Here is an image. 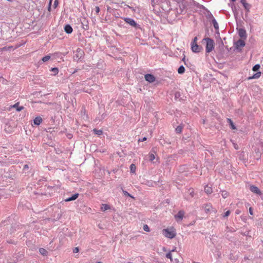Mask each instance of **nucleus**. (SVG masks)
Returning <instances> with one entry per match:
<instances>
[{
  "mask_svg": "<svg viewBox=\"0 0 263 263\" xmlns=\"http://www.w3.org/2000/svg\"><path fill=\"white\" fill-rule=\"evenodd\" d=\"M79 248L78 247L74 248L73 250V252L74 253H77L79 252Z\"/></svg>",
  "mask_w": 263,
  "mask_h": 263,
  "instance_id": "obj_41",
  "label": "nucleus"
},
{
  "mask_svg": "<svg viewBox=\"0 0 263 263\" xmlns=\"http://www.w3.org/2000/svg\"><path fill=\"white\" fill-rule=\"evenodd\" d=\"M143 230L146 232H149L150 229L149 227L147 224H144L143 226Z\"/></svg>",
  "mask_w": 263,
  "mask_h": 263,
  "instance_id": "obj_38",
  "label": "nucleus"
},
{
  "mask_svg": "<svg viewBox=\"0 0 263 263\" xmlns=\"http://www.w3.org/2000/svg\"><path fill=\"white\" fill-rule=\"evenodd\" d=\"M50 59V56L49 55H46L45 57H44L42 60L44 62H47L48 61L49 59Z\"/></svg>",
  "mask_w": 263,
  "mask_h": 263,
  "instance_id": "obj_35",
  "label": "nucleus"
},
{
  "mask_svg": "<svg viewBox=\"0 0 263 263\" xmlns=\"http://www.w3.org/2000/svg\"><path fill=\"white\" fill-rule=\"evenodd\" d=\"M240 3L243 4L244 3H247L246 0H240Z\"/></svg>",
  "mask_w": 263,
  "mask_h": 263,
  "instance_id": "obj_51",
  "label": "nucleus"
},
{
  "mask_svg": "<svg viewBox=\"0 0 263 263\" xmlns=\"http://www.w3.org/2000/svg\"><path fill=\"white\" fill-rule=\"evenodd\" d=\"M163 234L168 238H173L176 236V233L173 231H170L168 229L163 230Z\"/></svg>",
  "mask_w": 263,
  "mask_h": 263,
  "instance_id": "obj_5",
  "label": "nucleus"
},
{
  "mask_svg": "<svg viewBox=\"0 0 263 263\" xmlns=\"http://www.w3.org/2000/svg\"><path fill=\"white\" fill-rule=\"evenodd\" d=\"M84 55V51L80 48H78L76 50V54L73 56L74 61H78L83 57Z\"/></svg>",
  "mask_w": 263,
  "mask_h": 263,
  "instance_id": "obj_3",
  "label": "nucleus"
},
{
  "mask_svg": "<svg viewBox=\"0 0 263 263\" xmlns=\"http://www.w3.org/2000/svg\"><path fill=\"white\" fill-rule=\"evenodd\" d=\"M182 128L183 126L181 125L178 126L175 129L176 132L178 134L182 132Z\"/></svg>",
  "mask_w": 263,
  "mask_h": 263,
  "instance_id": "obj_28",
  "label": "nucleus"
},
{
  "mask_svg": "<svg viewBox=\"0 0 263 263\" xmlns=\"http://www.w3.org/2000/svg\"><path fill=\"white\" fill-rule=\"evenodd\" d=\"M79 194L78 193H76L73 195H72L71 197H68L64 200L65 202H69L71 201H73L76 200L77 198H78Z\"/></svg>",
  "mask_w": 263,
  "mask_h": 263,
  "instance_id": "obj_14",
  "label": "nucleus"
},
{
  "mask_svg": "<svg viewBox=\"0 0 263 263\" xmlns=\"http://www.w3.org/2000/svg\"><path fill=\"white\" fill-rule=\"evenodd\" d=\"M191 196L193 197V195H194V192H192L191 193Z\"/></svg>",
  "mask_w": 263,
  "mask_h": 263,
  "instance_id": "obj_55",
  "label": "nucleus"
},
{
  "mask_svg": "<svg viewBox=\"0 0 263 263\" xmlns=\"http://www.w3.org/2000/svg\"><path fill=\"white\" fill-rule=\"evenodd\" d=\"M194 44H197V42H195L194 41H192V42L191 43V46H193Z\"/></svg>",
  "mask_w": 263,
  "mask_h": 263,
  "instance_id": "obj_50",
  "label": "nucleus"
},
{
  "mask_svg": "<svg viewBox=\"0 0 263 263\" xmlns=\"http://www.w3.org/2000/svg\"><path fill=\"white\" fill-rule=\"evenodd\" d=\"M81 24L82 28L84 30H87L89 29L88 21L85 18H83L81 21Z\"/></svg>",
  "mask_w": 263,
  "mask_h": 263,
  "instance_id": "obj_11",
  "label": "nucleus"
},
{
  "mask_svg": "<svg viewBox=\"0 0 263 263\" xmlns=\"http://www.w3.org/2000/svg\"><path fill=\"white\" fill-rule=\"evenodd\" d=\"M175 249H176V248H175V249H173V250H171V251H172V252H174V251H175Z\"/></svg>",
  "mask_w": 263,
  "mask_h": 263,
  "instance_id": "obj_58",
  "label": "nucleus"
},
{
  "mask_svg": "<svg viewBox=\"0 0 263 263\" xmlns=\"http://www.w3.org/2000/svg\"><path fill=\"white\" fill-rule=\"evenodd\" d=\"M136 168V165L134 164H130V172L132 173H135Z\"/></svg>",
  "mask_w": 263,
  "mask_h": 263,
  "instance_id": "obj_31",
  "label": "nucleus"
},
{
  "mask_svg": "<svg viewBox=\"0 0 263 263\" xmlns=\"http://www.w3.org/2000/svg\"><path fill=\"white\" fill-rule=\"evenodd\" d=\"M16 227H19V224H15L13 225L10 229V234H12L16 231Z\"/></svg>",
  "mask_w": 263,
  "mask_h": 263,
  "instance_id": "obj_24",
  "label": "nucleus"
},
{
  "mask_svg": "<svg viewBox=\"0 0 263 263\" xmlns=\"http://www.w3.org/2000/svg\"><path fill=\"white\" fill-rule=\"evenodd\" d=\"M93 132L95 134L98 135H101L103 134V132L102 130H98L96 128L93 129Z\"/></svg>",
  "mask_w": 263,
  "mask_h": 263,
  "instance_id": "obj_29",
  "label": "nucleus"
},
{
  "mask_svg": "<svg viewBox=\"0 0 263 263\" xmlns=\"http://www.w3.org/2000/svg\"><path fill=\"white\" fill-rule=\"evenodd\" d=\"M64 31L67 34H70L73 31L72 27L69 24H67L64 26Z\"/></svg>",
  "mask_w": 263,
  "mask_h": 263,
  "instance_id": "obj_15",
  "label": "nucleus"
},
{
  "mask_svg": "<svg viewBox=\"0 0 263 263\" xmlns=\"http://www.w3.org/2000/svg\"><path fill=\"white\" fill-rule=\"evenodd\" d=\"M184 212L183 211H179L178 213L175 215V217L177 221H180L184 216Z\"/></svg>",
  "mask_w": 263,
  "mask_h": 263,
  "instance_id": "obj_12",
  "label": "nucleus"
},
{
  "mask_svg": "<svg viewBox=\"0 0 263 263\" xmlns=\"http://www.w3.org/2000/svg\"><path fill=\"white\" fill-rule=\"evenodd\" d=\"M172 251H170L169 252H168L166 254V257L167 258H169L171 259V261L173 260V259H172Z\"/></svg>",
  "mask_w": 263,
  "mask_h": 263,
  "instance_id": "obj_36",
  "label": "nucleus"
},
{
  "mask_svg": "<svg viewBox=\"0 0 263 263\" xmlns=\"http://www.w3.org/2000/svg\"><path fill=\"white\" fill-rule=\"evenodd\" d=\"M180 96H181V93H180V92L177 91V92H175V99L176 100L179 99L180 100Z\"/></svg>",
  "mask_w": 263,
  "mask_h": 263,
  "instance_id": "obj_33",
  "label": "nucleus"
},
{
  "mask_svg": "<svg viewBox=\"0 0 263 263\" xmlns=\"http://www.w3.org/2000/svg\"><path fill=\"white\" fill-rule=\"evenodd\" d=\"M22 228V226L19 224V227H16V231Z\"/></svg>",
  "mask_w": 263,
  "mask_h": 263,
  "instance_id": "obj_52",
  "label": "nucleus"
},
{
  "mask_svg": "<svg viewBox=\"0 0 263 263\" xmlns=\"http://www.w3.org/2000/svg\"><path fill=\"white\" fill-rule=\"evenodd\" d=\"M95 11L96 12V13L98 14L100 11V8L98 6H96L95 8Z\"/></svg>",
  "mask_w": 263,
  "mask_h": 263,
  "instance_id": "obj_42",
  "label": "nucleus"
},
{
  "mask_svg": "<svg viewBox=\"0 0 263 263\" xmlns=\"http://www.w3.org/2000/svg\"><path fill=\"white\" fill-rule=\"evenodd\" d=\"M221 195L223 198H226L229 196V193L227 191H223L222 192Z\"/></svg>",
  "mask_w": 263,
  "mask_h": 263,
  "instance_id": "obj_37",
  "label": "nucleus"
},
{
  "mask_svg": "<svg viewBox=\"0 0 263 263\" xmlns=\"http://www.w3.org/2000/svg\"><path fill=\"white\" fill-rule=\"evenodd\" d=\"M209 18H212L213 19L214 17H213L212 14L210 13V14H209Z\"/></svg>",
  "mask_w": 263,
  "mask_h": 263,
  "instance_id": "obj_47",
  "label": "nucleus"
},
{
  "mask_svg": "<svg viewBox=\"0 0 263 263\" xmlns=\"http://www.w3.org/2000/svg\"><path fill=\"white\" fill-rule=\"evenodd\" d=\"M59 4V1L58 0H54V4H53V7L54 8H56Z\"/></svg>",
  "mask_w": 263,
  "mask_h": 263,
  "instance_id": "obj_40",
  "label": "nucleus"
},
{
  "mask_svg": "<svg viewBox=\"0 0 263 263\" xmlns=\"http://www.w3.org/2000/svg\"><path fill=\"white\" fill-rule=\"evenodd\" d=\"M230 213H231L230 211H229V210L227 211L223 215V217L225 218V217H228L230 215Z\"/></svg>",
  "mask_w": 263,
  "mask_h": 263,
  "instance_id": "obj_39",
  "label": "nucleus"
},
{
  "mask_svg": "<svg viewBox=\"0 0 263 263\" xmlns=\"http://www.w3.org/2000/svg\"><path fill=\"white\" fill-rule=\"evenodd\" d=\"M39 252L43 256H47L48 254V251L43 248L39 249Z\"/></svg>",
  "mask_w": 263,
  "mask_h": 263,
  "instance_id": "obj_22",
  "label": "nucleus"
},
{
  "mask_svg": "<svg viewBox=\"0 0 263 263\" xmlns=\"http://www.w3.org/2000/svg\"><path fill=\"white\" fill-rule=\"evenodd\" d=\"M235 47L236 49L239 50L240 48L245 46V42L243 39H239L234 43Z\"/></svg>",
  "mask_w": 263,
  "mask_h": 263,
  "instance_id": "obj_6",
  "label": "nucleus"
},
{
  "mask_svg": "<svg viewBox=\"0 0 263 263\" xmlns=\"http://www.w3.org/2000/svg\"><path fill=\"white\" fill-rule=\"evenodd\" d=\"M18 105H19V103L17 102V103H15L14 105H13V107L15 108L16 111H20L22 110H23L24 107L23 106H19Z\"/></svg>",
  "mask_w": 263,
  "mask_h": 263,
  "instance_id": "obj_20",
  "label": "nucleus"
},
{
  "mask_svg": "<svg viewBox=\"0 0 263 263\" xmlns=\"http://www.w3.org/2000/svg\"><path fill=\"white\" fill-rule=\"evenodd\" d=\"M101 210L102 211H105L107 210H109L110 209V207L109 205L107 204H102L101 205Z\"/></svg>",
  "mask_w": 263,
  "mask_h": 263,
  "instance_id": "obj_18",
  "label": "nucleus"
},
{
  "mask_svg": "<svg viewBox=\"0 0 263 263\" xmlns=\"http://www.w3.org/2000/svg\"><path fill=\"white\" fill-rule=\"evenodd\" d=\"M145 79L149 83L154 82L156 80V78L153 74H146L145 75Z\"/></svg>",
  "mask_w": 263,
  "mask_h": 263,
  "instance_id": "obj_8",
  "label": "nucleus"
},
{
  "mask_svg": "<svg viewBox=\"0 0 263 263\" xmlns=\"http://www.w3.org/2000/svg\"><path fill=\"white\" fill-rule=\"evenodd\" d=\"M231 1H232L233 2L236 1V0H231Z\"/></svg>",
  "mask_w": 263,
  "mask_h": 263,
  "instance_id": "obj_61",
  "label": "nucleus"
},
{
  "mask_svg": "<svg viewBox=\"0 0 263 263\" xmlns=\"http://www.w3.org/2000/svg\"><path fill=\"white\" fill-rule=\"evenodd\" d=\"M147 138L146 137H143L142 139H139L138 140V142H143L146 140Z\"/></svg>",
  "mask_w": 263,
  "mask_h": 263,
  "instance_id": "obj_43",
  "label": "nucleus"
},
{
  "mask_svg": "<svg viewBox=\"0 0 263 263\" xmlns=\"http://www.w3.org/2000/svg\"><path fill=\"white\" fill-rule=\"evenodd\" d=\"M122 191H123V193L124 195L125 196L130 197V198H133V199L135 198L134 197H133L132 195H130L129 193H128L127 191H124L123 190Z\"/></svg>",
  "mask_w": 263,
  "mask_h": 263,
  "instance_id": "obj_34",
  "label": "nucleus"
},
{
  "mask_svg": "<svg viewBox=\"0 0 263 263\" xmlns=\"http://www.w3.org/2000/svg\"><path fill=\"white\" fill-rule=\"evenodd\" d=\"M228 121L230 124V125L231 126V128L233 129H236V126H235L233 122L231 119H228Z\"/></svg>",
  "mask_w": 263,
  "mask_h": 263,
  "instance_id": "obj_26",
  "label": "nucleus"
},
{
  "mask_svg": "<svg viewBox=\"0 0 263 263\" xmlns=\"http://www.w3.org/2000/svg\"><path fill=\"white\" fill-rule=\"evenodd\" d=\"M203 40L206 42L205 50L207 53H210L214 48V40L210 37H205Z\"/></svg>",
  "mask_w": 263,
  "mask_h": 263,
  "instance_id": "obj_2",
  "label": "nucleus"
},
{
  "mask_svg": "<svg viewBox=\"0 0 263 263\" xmlns=\"http://www.w3.org/2000/svg\"><path fill=\"white\" fill-rule=\"evenodd\" d=\"M195 4V1L193 0H178L176 8L178 14H185L186 10L190 8V5Z\"/></svg>",
  "mask_w": 263,
  "mask_h": 263,
  "instance_id": "obj_1",
  "label": "nucleus"
},
{
  "mask_svg": "<svg viewBox=\"0 0 263 263\" xmlns=\"http://www.w3.org/2000/svg\"><path fill=\"white\" fill-rule=\"evenodd\" d=\"M43 120L42 118L40 117H36L34 120H33V123L34 125H39L42 122Z\"/></svg>",
  "mask_w": 263,
  "mask_h": 263,
  "instance_id": "obj_16",
  "label": "nucleus"
},
{
  "mask_svg": "<svg viewBox=\"0 0 263 263\" xmlns=\"http://www.w3.org/2000/svg\"><path fill=\"white\" fill-rule=\"evenodd\" d=\"M51 71L53 73V75L55 76L58 73L59 69L57 67H53L51 69Z\"/></svg>",
  "mask_w": 263,
  "mask_h": 263,
  "instance_id": "obj_30",
  "label": "nucleus"
},
{
  "mask_svg": "<svg viewBox=\"0 0 263 263\" xmlns=\"http://www.w3.org/2000/svg\"><path fill=\"white\" fill-rule=\"evenodd\" d=\"M191 48L192 51L195 53H198L202 49V46H199L198 44H194L193 46H192Z\"/></svg>",
  "mask_w": 263,
  "mask_h": 263,
  "instance_id": "obj_10",
  "label": "nucleus"
},
{
  "mask_svg": "<svg viewBox=\"0 0 263 263\" xmlns=\"http://www.w3.org/2000/svg\"><path fill=\"white\" fill-rule=\"evenodd\" d=\"M182 61H184L185 62V56L184 57V58L182 59Z\"/></svg>",
  "mask_w": 263,
  "mask_h": 263,
  "instance_id": "obj_57",
  "label": "nucleus"
},
{
  "mask_svg": "<svg viewBox=\"0 0 263 263\" xmlns=\"http://www.w3.org/2000/svg\"><path fill=\"white\" fill-rule=\"evenodd\" d=\"M204 191L206 194H210L212 193V189L211 187L206 185L204 187Z\"/></svg>",
  "mask_w": 263,
  "mask_h": 263,
  "instance_id": "obj_21",
  "label": "nucleus"
},
{
  "mask_svg": "<svg viewBox=\"0 0 263 263\" xmlns=\"http://www.w3.org/2000/svg\"><path fill=\"white\" fill-rule=\"evenodd\" d=\"M124 21L129 24L130 26L135 27L136 29H140V26L139 24H138L134 19L129 18V17H125L124 18Z\"/></svg>",
  "mask_w": 263,
  "mask_h": 263,
  "instance_id": "obj_4",
  "label": "nucleus"
},
{
  "mask_svg": "<svg viewBox=\"0 0 263 263\" xmlns=\"http://www.w3.org/2000/svg\"><path fill=\"white\" fill-rule=\"evenodd\" d=\"M148 159L151 162H153V160L155 159V155L153 153H150L148 154Z\"/></svg>",
  "mask_w": 263,
  "mask_h": 263,
  "instance_id": "obj_27",
  "label": "nucleus"
},
{
  "mask_svg": "<svg viewBox=\"0 0 263 263\" xmlns=\"http://www.w3.org/2000/svg\"><path fill=\"white\" fill-rule=\"evenodd\" d=\"M249 213L250 215H252L253 213V209L252 208H249Z\"/></svg>",
  "mask_w": 263,
  "mask_h": 263,
  "instance_id": "obj_44",
  "label": "nucleus"
},
{
  "mask_svg": "<svg viewBox=\"0 0 263 263\" xmlns=\"http://www.w3.org/2000/svg\"><path fill=\"white\" fill-rule=\"evenodd\" d=\"M175 261L176 263H178L179 262V260L178 259H175Z\"/></svg>",
  "mask_w": 263,
  "mask_h": 263,
  "instance_id": "obj_53",
  "label": "nucleus"
},
{
  "mask_svg": "<svg viewBox=\"0 0 263 263\" xmlns=\"http://www.w3.org/2000/svg\"><path fill=\"white\" fill-rule=\"evenodd\" d=\"M28 165L27 164H25L24 166V170H26L27 168H28Z\"/></svg>",
  "mask_w": 263,
  "mask_h": 263,
  "instance_id": "obj_49",
  "label": "nucleus"
},
{
  "mask_svg": "<svg viewBox=\"0 0 263 263\" xmlns=\"http://www.w3.org/2000/svg\"><path fill=\"white\" fill-rule=\"evenodd\" d=\"M203 208H204V211L206 213H210V212H211L212 211H214L213 210V208L212 206V205L211 204H204L203 206Z\"/></svg>",
  "mask_w": 263,
  "mask_h": 263,
  "instance_id": "obj_13",
  "label": "nucleus"
},
{
  "mask_svg": "<svg viewBox=\"0 0 263 263\" xmlns=\"http://www.w3.org/2000/svg\"><path fill=\"white\" fill-rule=\"evenodd\" d=\"M52 0H49V3H50V4H52Z\"/></svg>",
  "mask_w": 263,
  "mask_h": 263,
  "instance_id": "obj_56",
  "label": "nucleus"
},
{
  "mask_svg": "<svg viewBox=\"0 0 263 263\" xmlns=\"http://www.w3.org/2000/svg\"><path fill=\"white\" fill-rule=\"evenodd\" d=\"M245 9L246 10V12H249L250 11V9L251 7V5L248 3H244L242 4Z\"/></svg>",
  "mask_w": 263,
  "mask_h": 263,
  "instance_id": "obj_19",
  "label": "nucleus"
},
{
  "mask_svg": "<svg viewBox=\"0 0 263 263\" xmlns=\"http://www.w3.org/2000/svg\"><path fill=\"white\" fill-rule=\"evenodd\" d=\"M260 67V66L259 64H256L253 67L252 70L253 71L256 72L259 70Z\"/></svg>",
  "mask_w": 263,
  "mask_h": 263,
  "instance_id": "obj_32",
  "label": "nucleus"
},
{
  "mask_svg": "<svg viewBox=\"0 0 263 263\" xmlns=\"http://www.w3.org/2000/svg\"><path fill=\"white\" fill-rule=\"evenodd\" d=\"M152 151L154 153H156V152L154 150V148L152 149Z\"/></svg>",
  "mask_w": 263,
  "mask_h": 263,
  "instance_id": "obj_54",
  "label": "nucleus"
},
{
  "mask_svg": "<svg viewBox=\"0 0 263 263\" xmlns=\"http://www.w3.org/2000/svg\"><path fill=\"white\" fill-rule=\"evenodd\" d=\"M238 34L239 36L243 40H246L247 39V33L246 31L243 28H240L238 30Z\"/></svg>",
  "mask_w": 263,
  "mask_h": 263,
  "instance_id": "obj_9",
  "label": "nucleus"
},
{
  "mask_svg": "<svg viewBox=\"0 0 263 263\" xmlns=\"http://www.w3.org/2000/svg\"><path fill=\"white\" fill-rule=\"evenodd\" d=\"M51 4H50V3H49L48 7V10L49 11H51Z\"/></svg>",
  "mask_w": 263,
  "mask_h": 263,
  "instance_id": "obj_45",
  "label": "nucleus"
},
{
  "mask_svg": "<svg viewBox=\"0 0 263 263\" xmlns=\"http://www.w3.org/2000/svg\"><path fill=\"white\" fill-rule=\"evenodd\" d=\"M260 75H261L260 72H257L252 77H249V79L258 78L260 76Z\"/></svg>",
  "mask_w": 263,
  "mask_h": 263,
  "instance_id": "obj_25",
  "label": "nucleus"
},
{
  "mask_svg": "<svg viewBox=\"0 0 263 263\" xmlns=\"http://www.w3.org/2000/svg\"><path fill=\"white\" fill-rule=\"evenodd\" d=\"M234 148L236 149H238V146L237 144H234Z\"/></svg>",
  "mask_w": 263,
  "mask_h": 263,
  "instance_id": "obj_46",
  "label": "nucleus"
},
{
  "mask_svg": "<svg viewBox=\"0 0 263 263\" xmlns=\"http://www.w3.org/2000/svg\"><path fill=\"white\" fill-rule=\"evenodd\" d=\"M249 189L252 192L255 193L257 195H261V192L260 191V190L255 185H250Z\"/></svg>",
  "mask_w": 263,
  "mask_h": 263,
  "instance_id": "obj_7",
  "label": "nucleus"
},
{
  "mask_svg": "<svg viewBox=\"0 0 263 263\" xmlns=\"http://www.w3.org/2000/svg\"><path fill=\"white\" fill-rule=\"evenodd\" d=\"M26 234V233L25 232L24 234V235H23L24 237L25 236Z\"/></svg>",
  "mask_w": 263,
  "mask_h": 263,
  "instance_id": "obj_60",
  "label": "nucleus"
},
{
  "mask_svg": "<svg viewBox=\"0 0 263 263\" xmlns=\"http://www.w3.org/2000/svg\"><path fill=\"white\" fill-rule=\"evenodd\" d=\"M177 71L179 74H183L185 71V68L183 65H181L178 68Z\"/></svg>",
  "mask_w": 263,
  "mask_h": 263,
  "instance_id": "obj_23",
  "label": "nucleus"
},
{
  "mask_svg": "<svg viewBox=\"0 0 263 263\" xmlns=\"http://www.w3.org/2000/svg\"><path fill=\"white\" fill-rule=\"evenodd\" d=\"M212 22L213 24V26L215 30H216V32L217 33L219 34V26L218 24L216 21V20L215 19V18H213L212 20Z\"/></svg>",
  "mask_w": 263,
  "mask_h": 263,
  "instance_id": "obj_17",
  "label": "nucleus"
},
{
  "mask_svg": "<svg viewBox=\"0 0 263 263\" xmlns=\"http://www.w3.org/2000/svg\"><path fill=\"white\" fill-rule=\"evenodd\" d=\"M239 212H240L239 211H237V210L236 211V213H237V214H238L239 213Z\"/></svg>",
  "mask_w": 263,
  "mask_h": 263,
  "instance_id": "obj_59",
  "label": "nucleus"
},
{
  "mask_svg": "<svg viewBox=\"0 0 263 263\" xmlns=\"http://www.w3.org/2000/svg\"><path fill=\"white\" fill-rule=\"evenodd\" d=\"M197 40H198V38L197 36H195L194 39L193 40V41H194L195 42H197Z\"/></svg>",
  "mask_w": 263,
  "mask_h": 263,
  "instance_id": "obj_48",
  "label": "nucleus"
}]
</instances>
